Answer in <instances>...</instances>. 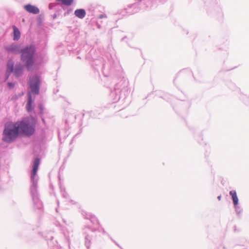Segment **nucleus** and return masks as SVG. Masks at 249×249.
Here are the masks:
<instances>
[{"mask_svg": "<svg viewBox=\"0 0 249 249\" xmlns=\"http://www.w3.org/2000/svg\"><path fill=\"white\" fill-rule=\"evenodd\" d=\"M35 132V126L31 124L28 118H23L16 122L6 123L3 131L2 141L10 143L18 137L25 135L30 136Z\"/></svg>", "mask_w": 249, "mask_h": 249, "instance_id": "f257e3e1", "label": "nucleus"}, {"mask_svg": "<svg viewBox=\"0 0 249 249\" xmlns=\"http://www.w3.org/2000/svg\"><path fill=\"white\" fill-rule=\"evenodd\" d=\"M5 50L8 53L18 54L21 53L20 60L25 67L28 70L33 66L35 62L34 55L36 50L34 45L26 46L21 49L20 45L12 43L5 47Z\"/></svg>", "mask_w": 249, "mask_h": 249, "instance_id": "f03ea898", "label": "nucleus"}, {"mask_svg": "<svg viewBox=\"0 0 249 249\" xmlns=\"http://www.w3.org/2000/svg\"><path fill=\"white\" fill-rule=\"evenodd\" d=\"M63 237L66 242V246L64 248L59 247L57 241L54 240L51 236L50 239L47 240V244L49 249H70V240L73 237V229L71 226L66 227L63 231Z\"/></svg>", "mask_w": 249, "mask_h": 249, "instance_id": "7ed1b4c3", "label": "nucleus"}, {"mask_svg": "<svg viewBox=\"0 0 249 249\" xmlns=\"http://www.w3.org/2000/svg\"><path fill=\"white\" fill-rule=\"evenodd\" d=\"M38 178H31V185L30 188V194L33 202V208L35 211H41L42 208V203L39 198L37 190Z\"/></svg>", "mask_w": 249, "mask_h": 249, "instance_id": "20e7f679", "label": "nucleus"}, {"mask_svg": "<svg viewBox=\"0 0 249 249\" xmlns=\"http://www.w3.org/2000/svg\"><path fill=\"white\" fill-rule=\"evenodd\" d=\"M89 220L94 225V227L90 226H87L85 228V233L86 234L85 237V246L88 249H89L90 246V241L91 240L92 233L97 231H99V227H100L99 222L94 215H92Z\"/></svg>", "mask_w": 249, "mask_h": 249, "instance_id": "39448f33", "label": "nucleus"}, {"mask_svg": "<svg viewBox=\"0 0 249 249\" xmlns=\"http://www.w3.org/2000/svg\"><path fill=\"white\" fill-rule=\"evenodd\" d=\"M128 85V81L124 77L120 78L119 81L116 83L113 89H111L110 92V96L114 102L119 100L121 98L122 93L127 90Z\"/></svg>", "mask_w": 249, "mask_h": 249, "instance_id": "423d86ee", "label": "nucleus"}, {"mask_svg": "<svg viewBox=\"0 0 249 249\" xmlns=\"http://www.w3.org/2000/svg\"><path fill=\"white\" fill-rule=\"evenodd\" d=\"M121 67L117 62L109 60V63L102 64V71L105 76H109L114 73L120 72Z\"/></svg>", "mask_w": 249, "mask_h": 249, "instance_id": "0eeeda50", "label": "nucleus"}, {"mask_svg": "<svg viewBox=\"0 0 249 249\" xmlns=\"http://www.w3.org/2000/svg\"><path fill=\"white\" fill-rule=\"evenodd\" d=\"M41 84L40 76L35 74L30 78L29 86L31 92L35 94H38L39 92Z\"/></svg>", "mask_w": 249, "mask_h": 249, "instance_id": "6e6552de", "label": "nucleus"}, {"mask_svg": "<svg viewBox=\"0 0 249 249\" xmlns=\"http://www.w3.org/2000/svg\"><path fill=\"white\" fill-rule=\"evenodd\" d=\"M140 10V4L139 3H134L129 5L126 9V13L130 14H134L138 12Z\"/></svg>", "mask_w": 249, "mask_h": 249, "instance_id": "1a4fd4ad", "label": "nucleus"}, {"mask_svg": "<svg viewBox=\"0 0 249 249\" xmlns=\"http://www.w3.org/2000/svg\"><path fill=\"white\" fill-rule=\"evenodd\" d=\"M40 164V159L38 158H36L33 162V169L31 173V178H38L37 176V172L38 169L39 165Z\"/></svg>", "mask_w": 249, "mask_h": 249, "instance_id": "9d476101", "label": "nucleus"}, {"mask_svg": "<svg viewBox=\"0 0 249 249\" xmlns=\"http://www.w3.org/2000/svg\"><path fill=\"white\" fill-rule=\"evenodd\" d=\"M24 8L28 12L35 15L38 14L39 13V8L31 4H27L24 5Z\"/></svg>", "mask_w": 249, "mask_h": 249, "instance_id": "9b49d317", "label": "nucleus"}, {"mask_svg": "<svg viewBox=\"0 0 249 249\" xmlns=\"http://www.w3.org/2000/svg\"><path fill=\"white\" fill-rule=\"evenodd\" d=\"M24 65H22L21 64H17L15 67V70L14 71V75L19 77L22 76L24 72Z\"/></svg>", "mask_w": 249, "mask_h": 249, "instance_id": "f8f14e48", "label": "nucleus"}, {"mask_svg": "<svg viewBox=\"0 0 249 249\" xmlns=\"http://www.w3.org/2000/svg\"><path fill=\"white\" fill-rule=\"evenodd\" d=\"M33 103V100L31 93L29 92L28 94V100L26 105V110L28 112H31L34 109V107L32 106Z\"/></svg>", "mask_w": 249, "mask_h": 249, "instance_id": "ddd939ff", "label": "nucleus"}, {"mask_svg": "<svg viewBox=\"0 0 249 249\" xmlns=\"http://www.w3.org/2000/svg\"><path fill=\"white\" fill-rule=\"evenodd\" d=\"M74 14L76 17L80 19H83L86 16V12L85 10L83 8L77 9L74 11Z\"/></svg>", "mask_w": 249, "mask_h": 249, "instance_id": "4468645a", "label": "nucleus"}, {"mask_svg": "<svg viewBox=\"0 0 249 249\" xmlns=\"http://www.w3.org/2000/svg\"><path fill=\"white\" fill-rule=\"evenodd\" d=\"M229 195L231 196L234 206L239 204V199L237 196L235 190H231L229 192Z\"/></svg>", "mask_w": 249, "mask_h": 249, "instance_id": "2eb2a0df", "label": "nucleus"}, {"mask_svg": "<svg viewBox=\"0 0 249 249\" xmlns=\"http://www.w3.org/2000/svg\"><path fill=\"white\" fill-rule=\"evenodd\" d=\"M6 66V73L11 74L14 72L15 70L14 63L12 60L8 61Z\"/></svg>", "mask_w": 249, "mask_h": 249, "instance_id": "dca6fc26", "label": "nucleus"}, {"mask_svg": "<svg viewBox=\"0 0 249 249\" xmlns=\"http://www.w3.org/2000/svg\"><path fill=\"white\" fill-rule=\"evenodd\" d=\"M13 33H14V36H13V40L14 41H18L19 40V39L20 37V32L16 26H13Z\"/></svg>", "mask_w": 249, "mask_h": 249, "instance_id": "f3484780", "label": "nucleus"}, {"mask_svg": "<svg viewBox=\"0 0 249 249\" xmlns=\"http://www.w3.org/2000/svg\"><path fill=\"white\" fill-rule=\"evenodd\" d=\"M196 139L200 144H206V142H203L202 135L201 133L196 136Z\"/></svg>", "mask_w": 249, "mask_h": 249, "instance_id": "a211bd4d", "label": "nucleus"}, {"mask_svg": "<svg viewBox=\"0 0 249 249\" xmlns=\"http://www.w3.org/2000/svg\"><path fill=\"white\" fill-rule=\"evenodd\" d=\"M57 1L61 2L63 4L70 6L71 5L73 1V0H56Z\"/></svg>", "mask_w": 249, "mask_h": 249, "instance_id": "6ab92c4d", "label": "nucleus"}, {"mask_svg": "<svg viewBox=\"0 0 249 249\" xmlns=\"http://www.w3.org/2000/svg\"><path fill=\"white\" fill-rule=\"evenodd\" d=\"M235 212L236 214L238 215H240L243 211L242 209L241 208V207L239 205V204L237 205L236 206H234Z\"/></svg>", "mask_w": 249, "mask_h": 249, "instance_id": "aec40b11", "label": "nucleus"}, {"mask_svg": "<svg viewBox=\"0 0 249 249\" xmlns=\"http://www.w3.org/2000/svg\"><path fill=\"white\" fill-rule=\"evenodd\" d=\"M60 191H61V195L64 198H68L69 195L65 191V188H62V187H60Z\"/></svg>", "mask_w": 249, "mask_h": 249, "instance_id": "412c9836", "label": "nucleus"}, {"mask_svg": "<svg viewBox=\"0 0 249 249\" xmlns=\"http://www.w3.org/2000/svg\"><path fill=\"white\" fill-rule=\"evenodd\" d=\"M94 52V50H91L89 53L86 54L85 57H86V59H89V60H90V59H93L94 58L93 56H91V54Z\"/></svg>", "mask_w": 249, "mask_h": 249, "instance_id": "4be33fe9", "label": "nucleus"}, {"mask_svg": "<svg viewBox=\"0 0 249 249\" xmlns=\"http://www.w3.org/2000/svg\"><path fill=\"white\" fill-rule=\"evenodd\" d=\"M82 214L85 219H89V220L90 218V217L93 215L91 213H89L87 212H83Z\"/></svg>", "mask_w": 249, "mask_h": 249, "instance_id": "5701e85b", "label": "nucleus"}, {"mask_svg": "<svg viewBox=\"0 0 249 249\" xmlns=\"http://www.w3.org/2000/svg\"><path fill=\"white\" fill-rule=\"evenodd\" d=\"M97 231L99 232H102L103 234H107L109 236V235L105 231L104 229L103 228L101 225H100V227H99V231Z\"/></svg>", "mask_w": 249, "mask_h": 249, "instance_id": "b1692460", "label": "nucleus"}, {"mask_svg": "<svg viewBox=\"0 0 249 249\" xmlns=\"http://www.w3.org/2000/svg\"><path fill=\"white\" fill-rule=\"evenodd\" d=\"M7 85H8V87L9 88V89H12L14 88V87L15 86V84L13 83H12V82H8Z\"/></svg>", "mask_w": 249, "mask_h": 249, "instance_id": "393cba45", "label": "nucleus"}, {"mask_svg": "<svg viewBox=\"0 0 249 249\" xmlns=\"http://www.w3.org/2000/svg\"><path fill=\"white\" fill-rule=\"evenodd\" d=\"M107 18V15H106V14H101L98 17V19H102V18Z\"/></svg>", "mask_w": 249, "mask_h": 249, "instance_id": "a878e982", "label": "nucleus"}, {"mask_svg": "<svg viewBox=\"0 0 249 249\" xmlns=\"http://www.w3.org/2000/svg\"><path fill=\"white\" fill-rule=\"evenodd\" d=\"M110 239L117 245L119 247H120V248H121V246L115 241L111 237H110Z\"/></svg>", "mask_w": 249, "mask_h": 249, "instance_id": "bb28decb", "label": "nucleus"}, {"mask_svg": "<svg viewBox=\"0 0 249 249\" xmlns=\"http://www.w3.org/2000/svg\"><path fill=\"white\" fill-rule=\"evenodd\" d=\"M220 246L223 249H228L227 247L224 244H221Z\"/></svg>", "mask_w": 249, "mask_h": 249, "instance_id": "cd10ccee", "label": "nucleus"}, {"mask_svg": "<svg viewBox=\"0 0 249 249\" xmlns=\"http://www.w3.org/2000/svg\"><path fill=\"white\" fill-rule=\"evenodd\" d=\"M160 98H162V99H165V100H167V99H166V96H160Z\"/></svg>", "mask_w": 249, "mask_h": 249, "instance_id": "c85d7f7f", "label": "nucleus"}, {"mask_svg": "<svg viewBox=\"0 0 249 249\" xmlns=\"http://www.w3.org/2000/svg\"><path fill=\"white\" fill-rule=\"evenodd\" d=\"M221 197H222L221 196V195H220V196H217V199H218V200H220L221 199Z\"/></svg>", "mask_w": 249, "mask_h": 249, "instance_id": "c756f323", "label": "nucleus"}, {"mask_svg": "<svg viewBox=\"0 0 249 249\" xmlns=\"http://www.w3.org/2000/svg\"><path fill=\"white\" fill-rule=\"evenodd\" d=\"M6 75H7V76H6V79H8V78H9V76H10V75L11 74H9V73H6Z\"/></svg>", "mask_w": 249, "mask_h": 249, "instance_id": "7c9ffc66", "label": "nucleus"}, {"mask_svg": "<svg viewBox=\"0 0 249 249\" xmlns=\"http://www.w3.org/2000/svg\"><path fill=\"white\" fill-rule=\"evenodd\" d=\"M56 16H57L56 14H54L53 15V19L55 18H56Z\"/></svg>", "mask_w": 249, "mask_h": 249, "instance_id": "2f4dec72", "label": "nucleus"}, {"mask_svg": "<svg viewBox=\"0 0 249 249\" xmlns=\"http://www.w3.org/2000/svg\"><path fill=\"white\" fill-rule=\"evenodd\" d=\"M126 38V37H123L122 39V41H124L125 40V39Z\"/></svg>", "mask_w": 249, "mask_h": 249, "instance_id": "473e14b6", "label": "nucleus"}, {"mask_svg": "<svg viewBox=\"0 0 249 249\" xmlns=\"http://www.w3.org/2000/svg\"><path fill=\"white\" fill-rule=\"evenodd\" d=\"M49 8L51 9H52V6H50V5H49Z\"/></svg>", "mask_w": 249, "mask_h": 249, "instance_id": "72a5a7b5", "label": "nucleus"}, {"mask_svg": "<svg viewBox=\"0 0 249 249\" xmlns=\"http://www.w3.org/2000/svg\"><path fill=\"white\" fill-rule=\"evenodd\" d=\"M56 212H58V210H57V208L56 209Z\"/></svg>", "mask_w": 249, "mask_h": 249, "instance_id": "f704fd0d", "label": "nucleus"}, {"mask_svg": "<svg viewBox=\"0 0 249 249\" xmlns=\"http://www.w3.org/2000/svg\"><path fill=\"white\" fill-rule=\"evenodd\" d=\"M59 201L57 200V204H58V205L59 204Z\"/></svg>", "mask_w": 249, "mask_h": 249, "instance_id": "c9c22d12", "label": "nucleus"}]
</instances>
